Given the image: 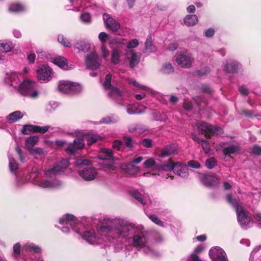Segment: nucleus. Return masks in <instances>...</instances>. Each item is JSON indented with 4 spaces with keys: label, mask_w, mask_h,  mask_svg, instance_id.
Here are the masks:
<instances>
[{
    "label": "nucleus",
    "mask_w": 261,
    "mask_h": 261,
    "mask_svg": "<svg viewBox=\"0 0 261 261\" xmlns=\"http://www.w3.org/2000/svg\"><path fill=\"white\" fill-rule=\"evenodd\" d=\"M85 64L89 69L94 70L98 68L100 65L98 55L93 52L88 54L85 58Z\"/></svg>",
    "instance_id": "obj_13"
},
{
    "label": "nucleus",
    "mask_w": 261,
    "mask_h": 261,
    "mask_svg": "<svg viewBox=\"0 0 261 261\" xmlns=\"http://www.w3.org/2000/svg\"><path fill=\"white\" fill-rule=\"evenodd\" d=\"M39 137L37 136H34L27 138L25 139V146L29 151L38 142Z\"/></svg>",
    "instance_id": "obj_30"
},
{
    "label": "nucleus",
    "mask_w": 261,
    "mask_h": 261,
    "mask_svg": "<svg viewBox=\"0 0 261 261\" xmlns=\"http://www.w3.org/2000/svg\"><path fill=\"white\" fill-rule=\"evenodd\" d=\"M203 246L200 245L194 249V253L191 254V257L193 261H202L197 255V254L200 253L203 250Z\"/></svg>",
    "instance_id": "obj_40"
},
{
    "label": "nucleus",
    "mask_w": 261,
    "mask_h": 261,
    "mask_svg": "<svg viewBox=\"0 0 261 261\" xmlns=\"http://www.w3.org/2000/svg\"><path fill=\"white\" fill-rule=\"evenodd\" d=\"M128 83L133 86L134 90H142L143 92L141 94H136L135 97L137 100L143 99L145 97V91H148V88L144 85L139 84L136 81L133 79H128Z\"/></svg>",
    "instance_id": "obj_18"
},
{
    "label": "nucleus",
    "mask_w": 261,
    "mask_h": 261,
    "mask_svg": "<svg viewBox=\"0 0 261 261\" xmlns=\"http://www.w3.org/2000/svg\"><path fill=\"white\" fill-rule=\"evenodd\" d=\"M98 158L102 160L113 159V152L110 149L103 148L101 150Z\"/></svg>",
    "instance_id": "obj_31"
},
{
    "label": "nucleus",
    "mask_w": 261,
    "mask_h": 261,
    "mask_svg": "<svg viewBox=\"0 0 261 261\" xmlns=\"http://www.w3.org/2000/svg\"><path fill=\"white\" fill-rule=\"evenodd\" d=\"M132 196L139 201L142 205H144L147 203V197L143 196L137 191H134L132 192Z\"/></svg>",
    "instance_id": "obj_38"
},
{
    "label": "nucleus",
    "mask_w": 261,
    "mask_h": 261,
    "mask_svg": "<svg viewBox=\"0 0 261 261\" xmlns=\"http://www.w3.org/2000/svg\"><path fill=\"white\" fill-rule=\"evenodd\" d=\"M143 165L146 168H149L152 167H156V162L154 159L148 158L143 163Z\"/></svg>",
    "instance_id": "obj_49"
},
{
    "label": "nucleus",
    "mask_w": 261,
    "mask_h": 261,
    "mask_svg": "<svg viewBox=\"0 0 261 261\" xmlns=\"http://www.w3.org/2000/svg\"><path fill=\"white\" fill-rule=\"evenodd\" d=\"M125 44L126 45V47L128 50H132V49L138 46L139 42L138 39H134L127 43L125 42Z\"/></svg>",
    "instance_id": "obj_47"
},
{
    "label": "nucleus",
    "mask_w": 261,
    "mask_h": 261,
    "mask_svg": "<svg viewBox=\"0 0 261 261\" xmlns=\"http://www.w3.org/2000/svg\"><path fill=\"white\" fill-rule=\"evenodd\" d=\"M9 166L10 171L11 172L15 173L16 170L18 169V164L14 159L12 157H10V156H9Z\"/></svg>",
    "instance_id": "obj_44"
},
{
    "label": "nucleus",
    "mask_w": 261,
    "mask_h": 261,
    "mask_svg": "<svg viewBox=\"0 0 261 261\" xmlns=\"http://www.w3.org/2000/svg\"><path fill=\"white\" fill-rule=\"evenodd\" d=\"M59 223L62 225L61 230L64 233H68L72 229L77 233L82 234L80 230L82 224L73 215L66 214L59 219Z\"/></svg>",
    "instance_id": "obj_4"
},
{
    "label": "nucleus",
    "mask_w": 261,
    "mask_h": 261,
    "mask_svg": "<svg viewBox=\"0 0 261 261\" xmlns=\"http://www.w3.org/2000/svg\"><path fill=\"white\" fill-rule=\"evenodd\" d=\"M30 153L32 155H36L38 154L39 155H42L45 154V152L44 150L40 147H35L32 148L29 151Z\"/></svg>",
    "instance_id": "obj_53"
},
{
    "label": "nucleus",
    "mask_w": 261,
    "mask_h": 261,
    "mask_svg": "<svg viewBox=\"0 0 261 261\" xmlns=\"http://www.w3.org/2000/svg\"><path fill=\"white\" fill-rule=\"evenodd\" d=\"M173 71V67L170 63L164 64L161 68V72L165 74H170Z\"/></svg>",
    "instance_id": "obj_43"
},
{
    "label": "nucleus",
    "mask_w": 261,
    "mask_h": 261,
    "mask_svg": "<svg viewBox=\"0 0 261 261\" xmlns=\"http://www.w3.org/2000/svg\"><path fill=\"white\" fill-rule=\"evenodd\" d=\"M121 56V51L118 48H113L111 51V60L114 65H117L120 63Z\"/></svg>",
    "instance_id": "obj_27"
},
{
    "label": "nucleus",
    "mask_w": 261,
    "mask_h": 261,
    "mask_svg": "<svg viewBox=\"0 0 261 261\" xmlns=\"http://www.w3.org/2000/svg\"><path fill=\"white\" fill-rule=\"evenodd\" d=\"M74 48L79 50L86 52L89 50L90 44L85 40H79L76 42Z\"/></svg>",
    "instance_id": "obj_28"
},
{
    "label": "nucleus",
    "mask_w": 261,
    "mask_h": 261,
    "mask_svg": "<svg viewBox=\"0 0 261 261\" xmlns=\"http://www.w3.org/2000/svg\"><path fill=\"white\" fill-rule=\"evenodd\" d=\"M124 141H125V145L129 148L133 147L134 146V145L135 144V143L133 141L132 139L130 137L125 138Z\"/></svg>",
    "instance_id": "obj_62"
},
{
    "label": "nucleus",
    "mask_w": 261,
    "mask_h": 261,
    "mask_svg": "<svg viewBox=\"0 0 261 261\" xmlns=\"http://www.w3.org/2000/svg\"><path fill=\"white\" fill-rule=\"evenodd\" d=\"M35 125H24L22 129L23 134H29L31 133H35Z\"/></svg>",
    "instance_id": "obj_50"
},
{
    "label": "nucleus",
    "mask_w": 261,
    "mask_h": 261,
    "mask_svg": "<svg viewBox=\"0 0 261 261\" xmlns=\"http://www.w3.org/2000/svg\"><path fill=\"white\" fill-rule=\"evenodd\" d=\"M13 48L14 45L12 42L10 41L4 40L0 43V50L3 52H10Z\"/></svg>",
    "instance_id": "obj_34"
},
{
    "label": "nucleus",
    "mask_w": 261,
    "mask_h": 261,
    "mask_svg": "<svg viewBox=\"0 0 261 261\" xmlns=\"http://www.w3.org/2000/svg\"><path fill=\"white\" fill-rule=\"evenodd\" d=\"M35 82L30 80L24 81L19 85L18 89L22 95L32 98H36L38 96L39 92L35 89Z\"/></svg>",
    "instance_id": "obj_6"
},
{
    "label": "nucleus",
    "mask_w": 261,
    "mask_h": 261,
    "mask_svg": "<svg viewBox=\"0 0 261 261\" xmlns=\"http://www.w3.org/2000/svg\"><path fill=\"white\" fill-rule=\"evenodd\" d=\"M100 49L103 58L105 60H107L109 55V51L108 49H107V47L105 44H102L101 45Z\"/></svg>",
    "instance_id": "obj_60"
},
{
    "label": "nucleus",
    "mask_w": 261,
    "mask_h": 261,
    "mask_svg": "<svg viewBox=\"0 0 261 261\" xmlns=\"http://www.w3.org/2000/svg\"><path fill=\"white\" fill-rule=\"evenodd\" d=\"M122 144L123 143L121 141L116 140L113 142L112 146L113 148L117 150H119L121 148Z\"/></svg>",
    "instance_id": "obj_64"
},
{
    "label": "nucleus",
    "mask_w": 261,
    "mask_h": 261,
    "mask_svg": "<svg viewBox=\"0 0 261 261\" xmlns=\"http://www.w3.org/2000/svg\"><path fill=\"white\" fill-rule=\"evenodd\" d=\"M177 153L178 149L177 146L175 144H170L165 146L162 149L159 156L165 158Z\"/></svg>",
    "instance_id": "obj_21"
},
{
    "label": "nucleus",
    "mask_w": 261,
    "mask_h": 261,
    "mask_svg": "<svg viewBox=\"0 0 261 261\" xmlns=\"http://www.w3.org/2000/svg\"><path fill=\"white\" fill-rule=\"evenodd\" d=\"M37 77L41 81L46 82L50 81L54 76L53 69L47 65L39 66L36 71Z\"/></svg>",
    "instance_id": "obj_10"
},
{
    "label": "nucleus",
    "mask_w": 261,
    "mask_h": 261,
    "mask_svg": "<svg viewBox=\"0 0 261 261\" xmlns=\"http://www.w3.org/2000/svg\"><path fill=\"white\" fill-rule=\"evenodd\" d=\"M145 49L149 53H154L156 50V47L152 44L151 36H148L146 40Z\"/></svg>",
    "instance_id": "obj_37"
},
{
    "label": "nucleus",
    "mask_w": 261,
    "mask_h": 261,
    "mask_svg": "<svg viewBox=\"0 0 261 261\" xmlns=\"http://www.w3.org/2000/svg\"><path fill=\"white\" fill-rule=\"evenodd\" d=\"M108 38V35L105 32H101L98 35V39L103 44H105Z\"/></svg>",
    "instance_id": "obj_61"
},
{
    "label": "nucleus",
    "mask_w": 261,
    "mask_h": 261,
    "mask_svg": "<svg viewBox=\"0 0 261 261\" xmlns=\"http://www.w3.org/2000/svg\"><path fill=\"white\" fill-rule=\"evenodd\" d=\"M192 139L197 142L198 143L201 144L203 149L204 150V152L206 154H208L210 151V145L208 142L202 138H200L196 136V135L192 134Z\"/></svg>",
    "instance_id": "obj_23"
},
{
    "label": "nucleus",
    "mask_w": 261,
    "mask_h": 261,
    "mask_svg": "<svg viewBox=\"0 0 261 261\" xmlns=\"http://www.w3.org/2000/svg\"><path fill=\"white\" fill-rule=\"evenodd\" d=\"M21 245L19 243H16L13 246L12 255L16 260L18 259V257L21 252Z\"/></svg>",
    "instance_id": "obj_39"
},
{
    "label": "nucleus",
    "mask_w": 261,
    "mask_h": 261,
    "mask_svg": "<svg viewBox=\"0 0 261 261\" xmlns=\"http://www.w3.org/2000/svg\"><path fill=\"white\" fill-rule=\"evenodd\" d=\"M99 231L107 234V241L112 242L114 245H121L127 241L138 250H142L148 255L154 254L147 233L141 225H136L123 219L115 218L113 220L106 219Z\"/></svg>",
    "instance_id": "obj_1"
},
{
    "label": "nucleus",
    "mask_w": 261,
    "mask_h": 261,
    "mask_svg": "<svg viewBox=\"0 0 261 261\" xmlns=\"http://www.w3.org/2000/svg\"><path fill=\"white\" fill-rule=\"evenodd\" d=\"M40 171L38 169L33 170L29 175L23 177L22 179L23 182H31L34 185L43 189H52L56 188L61 185L57 180L39 179L37 178Z\"/></svg>",
    "instance_id": "obj_3"
},
{
    "label": "nucleus",
    "mask_w": 261,
    "mask_h": 261,
    "mask_svg": "<svg viewBox=\"0 0 261 261\" xmlns=\"http://www.w3.org/2000/svg\"><path fill=\"white\" fill-rule=\"evenodd\" d=\"M69 160L63 159L49 166L44 170V174L47 177H52L57 174L63 172L69 165Z\"/></svg>",
    "instance_id": "obj_8"
},
{
    "label": "nucleus",
    "mask_w": 261,
    "mask_h": 261,
    "mask_svg": "<svg viewBox=\"0 0 261 261\" xmlns=\"http://www.w3.org/2000/svg\"><path fill=\"white\" fill-rule=\"evenodd\" d=\"M174 172L182 177H186L189 175L188 167L180 162L174 164Z\"/></svg>",
    "instance_id": "obj_22"
},
{
    "label": "nucleus",
    "mask_w": 261,
    "mask_h": 261,
    "mask_svg": "<svg viewBox=\"0 0 261 261\" xmlns=\"http://www.w3.org/2000/svg\"><path fill=\"white\" fill-rule=\"evenodd\" d=\"M58 42L65 47H71V44L68 40L65 38L63 35H59L58 37Z\"/></svg>",
    "instance_id": "obj_45"
},
{
    "label": "nucleus",
    "mask_w": 261,
    "mask_h": 261,
    "mask_svg": "<svg viewBox=\"0 0 261 261\" xmlns=\"http://www.w3.org/2000/svg\"><path fill=\"white\" fill-rule=\"evenodd\" d=\"M85 141L83 138L75 139L73 143H71L68 145L67 150L71 153H74L76 150L82 149L85 146Z\"/></svg>",
    "instance_id": "obj_20"
},
{
    "label": "nucleus",
    "mask_w": 261,
    "mask_h": 261,
    "mask_svg": "<svg viewBox=\"0 0 261 261\" xmlns=\"http://www.w3.org/2000/svg\"><path fill=\"white\" fill-rule=\"evenodd\" d=\"M188 165L191 168L198 169L200 167V164L196 161H190L188 163Z\"/></svg>",
    "instance_id": "obj_63"
},
{
    "label": "nucleus",
    "mask_w": 261,
    "mask_h": 261,
    "mask_svg": "<svg viewBox=\"0 0 261 261\" xmlns=\"http://www.w3.org/2000/svg\"><path fill=\"white\" fill-rule=\"evenodd\" d=\"M125 58L129 61V66L132 68L136 66L140 60V54L136 53L133 50H125Z\"/></svg>",
    "instance_id": "obj_17"
},
{
    "label": "nucleus",
    "mask_w": 261,
    "mask_h": 261,
    "mask_svg": "<svg viewBox=\"0 0 261 261\" xmlns=\"http://www.w3.org/2000/svg\"><path fill=\"white\" fill-rule=\"evenodd\" d=\"M209 255L213 261H226V255L224 250L219 247H215L209 251Z\"/></svg>",
    "instance_id": "obj_14"
},
{
    "label": "nucleus",
    "mask_w": 261,
    "mask_h": 261,
    "mask_svg": "<svg viewBox=\"0 0 261 261\" xmlns=\"http://www.w3.org/2000/svg\"><path fill=\"white\" fill-rule=\"evenodd\" d=\"M52 62L64 70H69L74 68V65L69 64L67 60L64 57L57 56L52 60Z\"/></svg>",
    "instance_id": "obj_16"
},
{
    "label": "nucleus",
    "mask_w": 261,
    "mask_h": 261,
    "mask_svg": "<svg viewBox=\"0 0 261 261\" xmlns=\"http://www.w3.org/2000/svg\"><path fill=\"white\" fill-rule=\"evenodd\" d=\"M195 126L199 134L204 135L207 138H210L212 135L214 134L220 135L223 132L222 128L213 126L204 122H198Z\"/></svg>",
    "instance_id": "obj_7"
},
{
    "label": "nucleus",
    "mask_w": 261,
    "mask_h": 261,
    "mask_svg": "<svg viewBox=\"0 0 261 261\" xmlns=\"http://www.w3.org/2000/svg\"><path fill=\"white\" fill-rule=\"evenodd\" d=\"M75 163L77 166H81L82 165H89L91 163V162L88 159L81 158L77 159Z\"/></svg>",
    "instance_id": "obj_54"
},
{
    "label": "nucleus",
    "mask_w": 261,
    "mask_h": 261,
    "mask_svg": "<svg viewBox=\"0 0 261 261\" xmlns=\"http://www.w3.org/2000/svg\"><path fill=\"white\" fill-rule=\"evenodd\" d=\"M103 20L106 27L113 32H116L120 28L118 21L108 14L103 15Z\"/></svg>",
    "instance_id": "obj_15"
},
{
    "label": "nucleus",
    "mask_w": 261,
    "mask_h": 261,
    "mask_svg": "<svg viewBox=\"0 0 261 261\" xmlns=\"http://www.w3.org/2000/svg\"><path fill=\"white\" fill-rule=\"evenodd\" d=\"M79 174L85 180L91 181L96 178L98 173L95 168L87 167L80 170Z\"/></svg>",
    "instance_id": "obj_12"
},
{
    "label": "nucleus",
    "mask_w": 261,
    "mask_h": 261,
    "mask_svg": "<svg viewBox=\"0 0 261 261\" xmlns=\"http://www.w3.org/2000/svg\"><path fill=\"white\" fill-rule=\"evenodd\" d=\"M238 150L237 146L234 145H230L229 146L225 147L223 149V152L226 155L229 154H232L236 152Z\"/></svg>",
    "instance_id": "obj_48"
},
{
    "label": "nucleus",
    "mask_w": 261,
    "mask_h": 261,
    "mask_svg": "<svg viewBox=\"0 0 261 261\" xmlns=\"http://www.w3.org/2000/svg\"><path fill=\"white\" fill-rule=\"evenodd\" d=\"M149 218L155 224L162 227L164 226L163 223L155 215H149Z\"/></svg>",
    "instance_id": "obj_59"
},
{
    "label": "nucleus",
    "mask_w": 261,
    "mask_h": 261,
    "mask_svg": "<svg viewBox=\"0 0 261 261\" xmlns=\"http://www.w3.org/2000/svg\"><path fill=\"white\" fill-rule=\"evenodd\" d=\"M106 219L113 220H114V218H110L108 217H105L101 220L100 226L97 227V234H96L94 230L90 229L86 230L84 232L82 236L83 238L89 243L91 244L105 243L106 245L109 246L114 245L112 242H108V241H107V239L106 238L107 234H104L99 231L100 229L104 225V223Z\"/></svg>",
    "instance_id": "obj_2"
},
{
    "label": "nucleus",
    "mask_w": 261,
    "mask_h": 261,
    "mask_svg": "<svg viewBox=\"0 0 261 261\" xmlns=\"http://www.w3.org/2000/svg\"><path fill=\"white\" fill-rule=\"evenodd\" d=\"M82 7L81 0H67V4L65 6L67 10L79 11Z\"/></svg>",
    "instance_id": "obj_24"
},
{
    "label": "nucleus",
    "mask_w": 261,
    "mask_h": 261,
    "mask_svg": "<svg viewBox=\"0 0 261 261\" xmlns=\"http://www.w3.org/2000/svg\"><path fill=\"white\" fill-rule=\"evenodd\" d=\"M23 116L22 113L19 111H16L10 113L7 116V120L10 123H14L21 119Z\"/></svg>",
    "instance_id": "obj_29"
},
{
    "label": "nucleus",
    "mask_w": 261,
    "mask_h": 261,
    "mask_svg": "<svg viewBox=\"0 0 261 261\" xmlns=\"http://www.w3.org/2000/svg\"><path fill=\"white\" fill-rule=\"evenodd\" d=\"M111 75L107 74L105 77L103 88L107 91L108 95L113 99L118 98L122 96V93L115 87L111 85Z\"/></svg>",
    "instance_id": "obj_11"
},
{
    "label": "nucleus",
    "mask_w": 261,
    "mask_h": 261,
    "mask_svg": "<svg viewBox=\"0 0 261 261\" xmlns=\"http://www.w3.org/2000/svg\"><path fill=\"white\" fill-rule=\"evenodd\" d=\"M205 165L208 169H212L217 165V162L215 158L211 157L206 160Z\"/></svg>",
    "instance_id": "obj_41"
},
{
    "label": "nucleus",
    "mask_w": 261,
    "mask_h": 261,
    "mask_svg": "<svg viewBox=\"0 0 261 261\" xmlns=\"http://www.w3.org/2000/svg\"><path fill=\"white\" fill-rule=\"evenodd\" d=\"M177 64L184 68H189L192 65L193 60L190 54H180L176 58Z\"/></svg>",
    "instance_id": "obj_19"
},
{
    "label": "nucleus",
    "mask_w": 261,
    "mask_h": 261,
    "mask_svg": "<svg viewBox=\"0 0 261 261\" xmlns=\"http://www.w3.org/2000/svg\"><path fill=\"white\" fill-rule=\"evenodd\" d=\"M126 40L124 38H114L109 41L110 45L122 46L125 45Z\"/></svg>",
    "instance_id": "obj_42"
},
{
    "label": "nucleus",
    "mask_w": 261,
    "mask_h": 261,
    "mask_svg": "<svg viewBox=\"0 0 261 261\" xmlns=\"http://www.w3.org/2000/svg\"><path fill=\"white\" fill-rule=\"evenodd\" d=\"M126 107V112L129 114H140L142 112L141 111H138V110L136 108V107L130 105H127Z\"/></svg>",
    "instance_id": "obj_52"
},
{
    "label": "nucleus",
    "mask_w": 261,
    "mask_h": 261,
    "mask_svg": "<svg viewBox=\"0 0 261 261\" xmlns=\"http://www.w3.org/2000/svg\"><path fill=\"white\" fill-rule=\"evenodd\" d=\"M162 168L163 170H165L166 171H170L171 170H173L174 171V164H173V163L172 162L169 161V162L168 163L164 164L162 166Z\"/></svg>",
    "instance_id": "obj_56"
},
{
    "label": "nucleus",
    "mask_w": 261,
    "mask_h": 261,
    "mask_svg": "<svg viewBox=\"0 0 261 261\" xmlns=\"http://www.w3.org/2000/svg\"><path fill=\"white\" fill-rule=\"evenodd\" d=\"M25 10V7L24 5L18 3H12L9 7V11L12 12L18 13Z\"/></svg>",
    "instance_id": "obj_35"
},
{
    "label": "nucleus",
    "mask_w": 261,
    "mask_h": 261,
    "mask_svg": "<svg viewBox=\"0 0 261 261\" xmlns=\"http://www.w3.org/2000/svg\"><path fill=\"white\" fill-rule=\"evenodd\" d=\"M58 107V103L55 101H50L46 105V110L48 112H51L56 109Z\"/></svg>",
    "instance_id": "obj_51"
},
{
    "label": "nucleus",
    "mask_w": 261,
    "mask_h": 261,
    "mask_svg": "<svg viewBox=\"0 0 261 261\" xmlns=\"http://www.w3.org/2000/svg\"><path fill=\"white\" fill-rule=\"evenodd\" d=\"M58 89L63 93L69 94L80 92L82 89V87L76 83L69 81H62L59 83Z\"/></svg>",
    "instance_id": "obj_9"
},
{
    "label": "nucleus",
    "mask_w": 261,
    "mask_h": 261,
    "mask_svg": "<svg viewBox=\"0 0 261 261\" xmlns=\"http://www.w3.org/2000/svg\"><path fill=\"white\" fill-rule=\"evenodd\" d=\"M239 65V64L237 61L230 60L227 62L224 68L227 72L234 73L237 71Z\"/></svg>",
    "instance_id": "obj_26"
},
{
    "label": "nucleus",
    "mask_w": 261,
    "mask_h": 261,
    "mask_svg": "<svg viewBox=\"0 0 261 261\" xmlns=\"http://www.w3.org/2000/svg\"><path fill=\"white\" fill-rule=\"evenodd\" d=\"M118 121V118L116 116H108L101 119L100 122L101 123H114Z\"/></svg>",
    "instance_id": "obj_46"
},
{
    "label": "nucleus",
    "mask_w": 261,
    "mask_h": 261,
    "mask_svg": "<svg viewBox=\"0 0 261 261\" xmlns=\"http://www.w3.org/2000/svg\"><path fill=\"white\" fill-rule=\"evenodd\" d=\"M22 250L26 252H31L35 253H39L41 252V248L33 243L28 242L22 246Z\"/></svg>",
    "instance_id": "obj_25"
},
{
    "label": "nucleus",
    "mask_w": 261,
    "mask_h": 261,
    "mask_svg": "<svg viewBox=\"0 0 261 261\" xmlns=\"http://www.w3.org/2000/svg\"><path fill=\"white\" fill-rule=\"evenodd\" d=\"M226 200L235 208L238 216V222L242 227L245 228L246 226L249 224L250 219L243 209L241 203L237 201L236 199H233L230 194H228L226 196Z\"/></svg>",
    "instance_id": "obj_5"
},
{
    "label": "nucleus",
    "mask_w": 261,
    "mask_h": 261,
    "mask_svg": "<svg viewBox=\"0 0 261 261\" xmlns=\"http://www.w3.org/2000/svg\"><path fill=\"white\" fill-rule=\"evenodd\" d=\"M198 17L195 15H187L184 19L185 24L189 27L194 26L198 22Z\"/></svg>",
    "instance_id": "obj_32"
},
{
    "label": "nucleus",
    "mask_w": 261,
    "mask_h": 261,
    "mask_svg": "<svg viewBox=\"0 0 261 261\" xmlns=\"http://www.w3.org/2000/svg\"><path fill=\"white\" fill-rule=\"evenodd\" d=\"M124 169L126 170L127 173L132 175H136L140 171V169L138 166L131 163L126 165Z\"/></svg>",
    "instance_id": "obj_36"
},
{
    "label": "nucleus",
    "mask_w": 261,
    "mask_h": 261,
    "mask_svg": "<svg viewBox=\"0 0 261 261\" xmlns=\"http://www.w3.org/2000/svg\"><path fill=\"white\" fill-rule=\"evenodd\" d=\"M251 153L255 155H261V146L254 145L251 149Z\"/></svg>",
    "instance_id": "obj_57"
},
{
    "label": "nucleus",
    "mask_w": 261,
    "mask_h": 261,
    "mask_svg": "<svg viewBox=\"0 0 261 261\" xmlns=\"http://www.w3.org/2000/svg\"><path fill=\"white\" fill-rule=\"evenodd\" d=\"M83 140L87 141L88 145H91L97 141L101 139V137L95 134H88L84 135L83 137Z\"/></svg>",
    "instance_id": "obj_33"
},
{
    "label": "nucleus",
    "mask_w": 261,
    "mask_h": 261,
    "mask_svg": "<svg viewBox=\"0 0 261 261\" xmlns=\"http://www.w3.org/2000/svg\"><path fill=\"white\" fill-rule=\"evenodd\" d=\"M49 128V126H40L38 125H35V133L44 134L48 130Z\"/></svg>",
    "instance_id": "obj_55"
},
{
    "label": "nucleus",
    "mask_w": 261,
    "mask_h": 261,
    "mask_svg": "<svg viewBox=\"0 0 261 261\" xmlns=\"http://www.w3.org/2000/svg\"><path fill=\"white\" fill-rule=\"evenodd\" d=\"M81 19L84 23H89L91 21V17L89 13H84L81 14Z\"/></svg>",
    "instance_id": "obj_58"
}]
</instances>
